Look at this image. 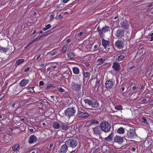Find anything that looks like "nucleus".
Here are the masks:
<instances>
[{"instance_id": "59", "label": "nucleus", "mask_w": 153, "mask_h": 153, "mask_svg": "<svg viewBox=\"0 0 153 153\" xmlns=\"http://www.w3.org/2000/svg\"><path fill=\"white\" fill-rule=\"evenodd\" d=\"M71 40L70 39H68L66 40V43H69L70 42Z\"/></svg>"}, {"instance_id": "47", "label": "nucleus", "mask_w": 153, "mask_h": 153, "mask_svg": "<svg viewBox=\"0 0 153 153\" xmlns=\"http://www.w3.org/2000/svg\"><path fill=\"white\" fill-rule=\"evenodd\" d=\"M130 23L133 25V24H134V21L133 19H130Z\"/></svg>"}, {"instance_id": "13", "label": "nucleus", "mask_w": 153, "mask_h": 153, "mask_svg": "<svg viewBox=\"0 0 153 153\" xmlns=\"http://www.w3.org/2000/svg\"><path fill=\"white\" fill-rule=\"evenodd\" d=\"M112 68L114 70L117 71H119L120 68V66L119 63L114 62L113 64Z\"/></svg>"}, {"instance_id": "7", "label": "nucleus", "mask_w": 153, "mask_h": 153, "mask_svg": "<svg viewBox=\"0 0 153 153\" xmlns=\"http://www.w3.org/2000/svg\"><path fill=\"white\" fill-rule=\"evenodd\" d=\"M116 47L119 49L123 48L124 46V43L122 40H118L114 44Z\"/></svg>"}, {"instance_id": "25", "label": "nucleus", "mask_w": 153, "mask_h": 153, "mask_svg": "<svg viewBox=\"0 0 153 153\" xmlns=\"http://www.w3.org/2000/svg\"><path fill=\"white\" fill-rule=\"evenodd\" d=\"M113 134L111 133L108 136L105 138V140L110 141L112 140V138L113 137Z\"/></svg>"}, {"instance_id": "48", "label": "nucleus", "mask_w": 153, "mask_h": 153, "mask_svg": "<svg viewBox=\"0 0 153 153\" xmlns=\"http://www.w3.org/2000/svg\"><path fill=\"white\" fill-rule=\"evenodd\" d=\"M44 84V83L43 81H41L39 82V85L40 86H42Z\"/></svg>"}, {"instance_id": "44", "label": "nucleus", "mask_w": 153, "mask_h": 153, "mask_svg": "<svg viewBox=\"0 0 153 153\" xmlns=\"http://www.w3.org/2000/svg\"><path fill=\"white\" fill-rule=\"evenodd\" d=\"M149 104L150 105H153V100H151L149 101Z\"/></svg>"}, {"instance_id": "49", "label": "nucleus", "mask_w": 153, "mask_h": 153, "mask_svg": "<svg viewBox=\"0 0 153 153\" xmlns=\"http://www.w3.org/2000/svg\"><path fill=\"white\" fill-rule=\"evenodd\" d=\"M57 53V52H53L52 53H51V56H53L54 55H55Z\"/></svg>"}, {"instance_id": "2", "label": "nucleus", "mask_w": 153, "mask_h": 153, "mask_svg": "<svg viewBox=\"0 0 153 153\" xmlns=\"http://www.w3.org/2000/svg\"><path fill=\"white\" fill-rule=\"evenodd\" d=\"M65 143L68 147L74 148L77 146L78 142L75 138L71 137L65 141Z\"/></svg>"}, {"instance_id": "39", "label": "nucleus", "mask_w": 153, "mask_h": 153, "mask_svg": "<svg viewBox=\"0 0 153 153\" xmlns=\"http://www.w3.org/2000/svg\"><path fill=\"white\" fill-rule=\"evenodd\" d=\"M50 31L49 30L48 31H47L46 33H45V34H44V35H42L41 36H39V37H40V39L41 38H42V37L43 36H46L47 35L50 34Z\"/></svg>"}, {"instance_id": "54", "label": "nucleus", "mask_w": 153, "mask_h": 153, "mask_svg": "<svg viewBox=\"0 0 153 153\" xmlns=\"http://www.w3.org/2000/svg\"><path fill=\"white\" fill-rule=\"evenodd\" d=\"M29 67H27V68H26L25 70H24V71L25 72H26L27 71H29Z\"/></svg>"}, {"instance_id": "34", "label": "nucleus", "mask_w": 153, "mask_h": 153, "mask_svg": "<svg viewBox=\"0 0 153 153\" xmlns=\"http://www.w3.org/2000/svg\"><path fill=\"white\" fill-rule=\"evenodd\" d=\"M51 26L50 24H48L45 27L43 28V30L44 31H46L50 28Z\"/></svg>"}, {"instance_id": "31", "label": "nucleus", "mask_w": 153, "mask_h": 153, "mask_svg": "<svg viewBox=\"0 0 153 153\" xmlns=\"http://www.w3.org/2000/svg\"><path fill=\"white\" fill-rule=\"evenodd\" d=\"M125 58V56L123 55H120L118 57L117 60L118 61H121Z\"/></svg>"}, {"instance_id": "10", "label": "nucleus", "mask_w": 153, "mask_h": 153, "mask_svg": "<svg viewBox=\"0 0 153 153\" xmlns=\"http://www.w3.org/2000/svg\"><path fill=\"white\" fill-rule=\"evenodd\" d=\"M68 146L66 144L62 145L61 147L59 153H65L68 149Z\"/></svg>"}, {"instance_id": "30", "label": "nucleus", "mask_w": 153, "mask_h": 153, "mask_svg": "<svg viewBox=\"0 0 153 153\" xmlns=\"http://www.w3.org/2000/svg\"><path fill=\"white\" fill-rule=\"evenodd\" d=\"M152 94L150 92H148L145 95V97L146 98L149 99H150L152 97Z\"/></svg>"}, {"instance_id": "42", "label": "nucleus", "mask_w": 153, "mask_h": 153, "mask_svg": "<svg viewBox=\"0 0 153 153\" xmlns=\"http://www.w3.org/2000/svg\"><path fill=\"white\" fill-rule=\"evenodd\" d=\"M53 84H49V85H48L47 88H46V89H49V88H50L51 87H53Z\"/></svg>"}, {"instance_id": "38", "label": "nucleus", "mask_w": 153, "mask_h": 153, "mask_svg": "<svg viewBox=\"0 0 153 153\" xmlns=\"http://www.w3.org/2000/svg\"><path fill=\"white\" fill-rule=\"evenodd\" d=\"M13 119L16 121H19L20 120V117L19 116H15L13 117Z\"/></svg>"}, {"instance_id": "60", "label": "nucleus", "mask_w": 153, "mask_h": 153, "mask_svg": "<svg viewBox=\"0 0 153 153\" xmlns=\"http://www.w3.org/2000/svg\"><path fill=\"white\" fill-rule=\"evenodd\" d=\"M62 18V16L61 14H59L58 15V18L59 19H61Z\"/></svg>"}, {"instance_id": "20", "label": "nucleus", "mask_w": 153, "mask_h": 153, "mask_svg": "<svg viewBox=\"0 0 153 153\" xmlns=\"http://www.w3.org/2000/svg\"><path fill=\"white\" fill-rule=\"evenodd\" d=\"M83 74L84 76L83 80H84L85 78H88V79L90 78V73L89 72H84V71H83Z\"/></svg>"}, {"instance_id": "12", "label": "nucleus", "mask_w": 153, "mask_h": 153, "mask_svg": "<svg viewBox=\"0 0 153 153\" xmlns=\"http://www.w3.org/2000/svg\"><path fill=\"white\" fill-rule=\"evenodd\" d=\"M105 87L107 88H111L113 87V83L112 81L110 80H107L105 83Z\"/></svg>"}, {"instance_id": "32", "label": "nucleus", "mask_w": 153, "mask_h": 153, "mask_svg": "<svg viewBox=\"0 0 153 153\" xmlns=\"http://www.w3.org/2000/svg\"><path fill=\"white\" fill-rule=\"evenodd\" d=\"M108 28L109 27L108 26H105V27H103L101 30L103 32L105 33L108 31Z\"/></svg>"}, {"instance_id": "3", "label": "nucleus", "mask_w": 153, "mask_h": 153, "mask_svg": "<svg viewBox=\"0 0 153 153\" xmlns=\"http://www.w3.org/2000/svg\"><path fill=\"white\" fill-rule=\"evenodd\" d=\"M84 102L85 104H87L92 108H97L99 106L98 101L95 100H90L88 99H85L84 100Z\"/></svg>"}, {"instance_id": "29", "label": "nucleus", "mask_w": 153, "mask_h": 153, "mask_svg": "<svg viewBox=\"0 0 153 153\" xmlns=\"http://www.w3.org/2000/svg\"><path fill=\"white\" fill-rule=\"evenodd\" d=\"M68 56L69 58L70 59H72L74 57L75 55L73 53L70 52L68 54Z\"/></svg>"}, {"instance_id": "43", "label": "nucleus", "mask_w": 153, "mask_h": 153, "mask_svg": "<svg viewBox=\"0 0 153 153\" xmlns=\"http://www.w3.org/2000/svg\"><path fill=\"white\" fill-rule=\"evenodd\" d=\"M34 88V87H33L28 88L29 89H30V90H29V91L30 92H34V90H33Z\"/></svg>"}, {"instance_id": "16", "label": "nucleus", "mask_w": 153, "mask_h": 153, "mask_svg": "<svg viewBox=\"0 0 153 153\" xmlns=\"http://www.w3.org/2000/svg\"><path fill=\"white\" fill-rule=\"evenodd\" d=\"M102 45L105 48H106L107 46H108L110 42L108 40H106L104 39H102Z\"/></svg>"}, {"instance_id": "22", "label": "nucleus", "mask_w": 153, "mask_h": 153, "mask_svg": "<svg viewBox=\"0 0 153 153\" xmlns=\"http://www.w3.org/2000/svg\"><path fill=\"white\" fill-rule=\"evenodd\" d=\"M73 73L75 74H78L79 73V69L76 67H74L72 69Z\"/></svg>"}, {"instance_id": "40", "label": "nucleus", "mask_w": 153, "mask_h": 153, "mask_svg": "<svg viewBox=\"0 0 153 153\" xmlns=\"http://www.w3.org/2000/svg\"><path fill=\"white\" fill-rule=\"evenodd\" d=\"M66 47L65 46H63L62 50V53H65L66 50Z\"/></svg>"}, {"instance_id": "28", "label": "nucleus", "mask_w": 153, "mask_h": 153, "mask_svg": "<svg viewBox=\"0 0 153 153\" xmlns=\"http://www.w3.org/2000/svg\"><path fill=\"white\" fill-rule=\"evenodd\" d=\"M24 61V59H21L17 60L16 62L15 63V65L16 66H17L19 64H20L21 63L23 62Z\"/></svg>"}, {"instance_id": "55", "label": "nucleus", "mask_w": 153, "mask_h": 153, "mask_svg": "<svg viewBox=\"0 0 153 153\" xmlns=\"http://www.w3.org/2000/svg\"><path fill=\"white\" fill-rule=\"evenodd\" d=\"M83 34V33L82 32H81L80 33H79V34H78V36H82Z\"/></svg>"}, {"instance_id": "52", "label": "nucleus", "mask_w": 153, "mask_h": 153, "mask_svg": "<svg viewBox=\"0 0 153 153\" xmlns=\"http://www.w3.org/2000/svg\"><path fill=\"white\" fill-rule=\"evenodd\" d=\"M98 31L99 32L100 36H101L102 35L103 32L101 30L99 29Z\"/></svg>"}, {"instance_id": "33", "label": "nucleus", "mask_w": 153, "mask_h": 153, "mask_svg": "<svg viewBox=\"0 0 153 153\" xmlns=\"http://www.w3.org/2000/svg\"><path fill=\"white\" fill-rule=\"evenodd\" d=\"M8 50L7 48H5L0 46V51H1L3 53L6 52Z\"/></svg>"}, {"instance_id": "62", "label": "nucleus", "mask_w": 153, "mask_h": 153, "mask_svg": "<svg viewBox=\"0 0 153 153\" xmlns=\"http://www.w3.org/2000/svg\"><path fill=\"white\" fill-rule=\"evenodd\" d=\"M53 144L51 143L50 145L49 148H51L53 147Z\"/></svg>"}, {"instance_id": "41", "label": "nucleus", "mask_w": 153, "mask_h": 153, "mask_svg": "<svg viewBox=\"0 0 153 153\" xmlns=\"http://www.w3.org/2000/svg\"><path fill=\"white\" fill-rule=\"evenodd\" d=\"M54 14H51L50 16V19L51 20H52L54 18Z\"/></svg>"}, {"instance_id": "26", "label": "nucleus", "mask_w": 153, "mask_h": 153, "mask_svg": "<svg viewBox=\"0 0 153 153\" xmlns=\"http://www.w3.org/2000/svg\"><path fill=\"white\" fill-rule=\"evenodd\" d=\"M117 132L119 134H123L124 133V129L123 128L121 127L118 129Z\"/></svg>"}, {"instance_id": "18", "label": "nucleus", "mask_w": 153, "mask_h": 153, "mask_svg": "<svg viewBox=\"0 0 153 153\" xmlns=\"http://www.w3.org/2000/svg\"><path fill=\"white\" fill-rule=\"evenodd\" d=\"M52 126L54 128L58 129L61 126L58 122L57 121H55L53 123Z\"/></svg>"}, {"instance_id": "11", "label": "nucleus", "mask_w": 153, "mask_h": 153, "mask_svg": "<svg viewBox=\"0 0 153 153\" xmlns=\"http://www.w3.org/2000/svg\"><path fill=\"white\" fill-rule=\"evenodd\" d=\"M120 26L124 29H127L129 27L128 22L126 20H124L120 23Z\"/></svg>"}, {"instance_id": "64", "label": "nucleus", "mask_w": 153, "mask_h": 153, "mask_svg": "<svg viewBox=\"0 0 153 153\" xmlns=\"http://www.w3.org/2000/svg\"><path fill=\"white\" fill-rule=\"evenodd\" d=\"M40 56H41V55L40 54L37 57V58H36L37 60H38V59L40 57Z\"/></svg>"}, {"instance_id": "6", "label": "nucleus", "mask_w": 153, "mask_h": 153, "mask_svg": "<svg viewBox=\"0 0 153 153\" xmlns=\"http://www.w3.org/2000/svg\"><path fill=\"white\" fill-rule=\"evenodd\" d=\"M89 115L87 113L78 110L76 116L79 118H85L88 117Z\"/></svg>"}, {"instance_id": "53", "label": "nucleus", "mask_w": 153, "mask_h": 153, "mask_svg": "<svg viewBox=\"0 0 153 153\" xmlns=\"http://www.w3.org/2000/svg\"><path fill=\"white\" fill-rule=\"evenodd\" d=\"M152 6H153V3H152L151 4L147 5V7H151Z\"/></svg>"}, {"instance_id": "17", "label": "nucleus", "mask_w": 153, "mask_h": 153, "mask_svg": "<svg viewBox=\"0 0 153 153\" xmlns=\"http://www.w3.org/2000/svg\"><path fill=\"white\" fill-rule=\"evenodd\" d=\"M68 125H69L67 124L63 123L61 124L60 127L62 130L66 131L69 128Z\"/></svg>"}, {"instance_id": "35", "label": "nucleus", "mask_w": 153, "mask_h": 153, "mask_svg": "<svg viewBox=\"0 0 153 153\" xmlns=\"http://www.w3.org/2000/svg\"><path fill=\"white\" fill-rule=\"evenodd\" d=\"M115 109L118 110H120L123 109L121 105H117L115 107Z\"/></svg>"}, {"instance_id": "58", "label": "nucleus", "mask_w": 153, "mask_h": 153, "mask_svg": "<svg viewBox=\"0 0 153 153\" xmlns=\"http://www.w3.org/2000/svg\"><path fill=\"white\" fill-rule=\"evenodd\" d=\"M40 66L41 67V69L42 68L44 67L45 66L44 64H42L40 65Z\"/></svg>"}, {"instance_id": "9", "label": "nucleus", "mask_w": 153, "mask_h": 153, "mask_svg": "<svg viewBox=\"0 0 153 153\" xmlns=\"http://www.w3.org/2000/svg\"><path fill=\"white\" fill-rule=\"evenodd\" d=\"M124 31L123 30L119 29L116 31L115 33L116 36L118 39L122 38L124 36Z\"/></svg>"}, {"instance_id": "8", "label": "nucleus", "mask_w": 153, "mask_h": 153, "mask_svg": "<svg viewBox=\"0 0 153 153\" xmlns=\"http://www.w3.org/2000/svg\"><path fill=\"white\" fill-rule=\"evenodd\" d=\"M114 142L119 144H121L124 140L123 137L119 136H116L114 138Z\"/></svg>"}, {"instance_id": "27", "label": "nucleus", "mask_w": 153, "mask_h": 153, "mask_svg": "<svg viewBox=\"0 0 153 153\" xmlns=\"http://www.w3.org/2000/svg\"><path fill=\"white\" fill-rule=\"evenodd\" d=\"M105 59H103L102 58L99 59L97 60V63H98L97 65H100L103 63V62L105 61Z\"/></svg>"}, {"instance_id": "51", "label": "nucleus", "mask_w": 153, "mask_h": 153, "mask_svg": "<svg viewBox=\"0 0 153 153\" xmlns=\"http://www.w3.org/2000/svg\"><path fill=\"white\" fill-rule=\"evenodd\" d=\"M64 74H67L68 75V76H70V74L69 71H66L65 73H64Z\"/></svg>"}, {"instance_id": "14", "label": "nucleus", "mask_w": 153, "mask_h": 153, "mask_svg": "<svg viewBox=\"0 0 153 153\" xmlns=\"http://www.w3.org/2000/svg\"><path fill=\"white\" fill-rule=\"evenodd\" d=\"M94 134H100L101 132V128L100 126H97L93 128Z\"/></svg>"}, {"instance_id": "1", "label": "nucleus", "mask_w": 153, "mask_h": 153, "mask_svg": "<svg viewBox=\"0 0 153 153\" xmlns=\"http://www.w3.org/2000/svg\"><path fill=\"white\" fill-rule=\"evenodd\" d=\"M76 81L72 82L71 86L73 90L78 92L81 89L82 82L79 78H76Z\"/></svg>"}, {"instance_id": "21", "label": "nucleus", "mask_w": 153, "mask_h": 153, "mask_svg": "<svg viewBox=\"0 0 153 153\" xmlns=\"http://www.w3.org/2000/svg\"><path fill=\"white\" fill-rule=\"evenodd\" d=\"M12 149L14 151H18L20 148L19 144H16L12 147Z\"/></svg>"}, {"instance_id": "4", "label": "nucleus", "mask_w": 153, "mask_h": 153, "mask_svg": "<svg viewBox=\"0 0 153 153\" xmlns=\"http://www.w3.org/2000/svg\"><path fill=\"white\" fill-rule=\"evenodd\" d=\"M100 126L101 127L102 130L105 132H108L111 130V125L107 122H102L100 124Z\"/></svg>"}, {"instance_id": "57", "label": "nucleus", "mask_w": 153, "mask_h": 153, "mask_svg": "<svg viewBox=\"0 0 153 153\" xmlns=\"http://www.w3.org/2000/svg\"><path fill=\"white\" fill-rule=\"evenodd\" d=\"M69 0H63L62 1L64 3H67Z\"/></svg>"}, {"instance_id": "5", "label": "nucleus", "mask_w": 153, "mask_h": 153, "mask_svg": "<svg viewBox=\"0 0 153 153\" xmlns=\"http://www.w3.org/2000/svg\"><path fill=\"white\" fill-rule=\"evenodd\" d=\"M76 112L74 108H69L65 110L64 112L65 115L69 117H72L74 115Z\"/></svg>"}, {"instance_id": "63", "label": "nucleus", "mask_w": 153, "mask_h": 153, "mask_svg": "<svg viewBox=\"0 0 153 153\" xmlns=\"http://www.w3.org/2000/svg\"><path fill=\"white\" fill-rule=\"evenodd\" d=\"M30 46V45L28 43L27 44V45L25 47V49L26 48H27L28 47H29Z\"/></svg>"}, {"instance_id": "45", "label": "nucleus", "mask_w": 153, "mask_h": 153, "mask_svg": "<svg viewBox=\"0 0 153 153\" xmlns=\"http://www.w3.org/2000/svg\"><path fill=\"white\" fill-rule=\"evenodd\" d=\"M58 90L61 92H63L65 91V90L61 88H58Z\"/></svg>"}, {"instance_id": "50", "label": "nucleus", "mask_w": 153, "mask_h": 153, "mask_svg": "<svg viewBox=\"0 0 153 153\" xmlns=\"http://www.w3.org/2000/svg\"><path fill=\"white\" fill-rule=\"evenodd\" d=\"M40 38L39 37H37L35 38L34 39H33V40L34 41V42H36V41L39 40L40 39Z\"/></svg>"}, {"instance_id": "23", "label": "nucleus", "mask_w": 153, "mask_h": 153, "mask_svg": "<svg viewBox=\"0 0 153 153\" xmlns=\"http://www.w3.org/2000/svg\"><path fill=\"white\" fill-rule=\"evenodd\" d=\"M127 135L128 137L131 139L134 136V132L132 131H128L127 132Z\"/></svg>"}, {"instance_id": "46", "label": "nucleus", "mask_w": 153, "mask_h": 153, "mask_svg": "<svg viewBox=\"0 0 153 153\" xmlns=\"http://www.w3.org/2000/svg\"><path fill=\"white\" fill-rule=\"evenodd\" d=\"M149 37H150L151 39L150 40V41H152L153 40V33L149 35Z\"/></svg>"}, {"instance_id": "24", "label": "nucleus", "mask_w": 153, "mask_h": 153, "mask_svg": "<svg viewBox=\"0 0 153 153\" xmlns=\"http://www.w3.org/2000/svg\"><path fill=\"white\" fill-rule=\"evenodd\" d=\"M89 123L91 125H97L99 123L98 121L96 120H91L89 121Z\"/></svg>"}, {"instance_id": "61", "label": "nucleus", "mask_w": 153, "mask_h": 153, "mask_svg": "<svg viewBox=\"0 0 153 153\" xmlns=\"http://www.w3.org/2000/svg\"><path fill=\"white\" fill-rule=\"evenodd\" d=\"M134 68V65H132L131 67H130L129 68L130 70H131Z\"/></svg>"}, {"instance_id": "56", "label": "nucleus", "mask_w": 153, "mask_h": 153, "mask_svg": "<svg viewBox=\"0 0 153 153\" xmlns=\"http://www.w3.org/2000/svg\"><path fill=\"white\" fill-rule=\"evenodd\" d=\"M34 42H35L33 40L31 41L28 44L30 45L31 44H32L33 43H34Z\"/></svg>"}, {"instance_id": "15", "label": "nucleus", "mask_w": 153, "mask_h": 153, "mask_svg": "<svg viewBox=\"0 0 153 153\" xmlns=\"http://www.w3.org/2000/svg\"><path fill=\"white\" fill-rule=\"evenodd\" d=\"M28 143H32L37 140V138L36 136L33 135H31L29 138Z\"/></svg>"}, {"instance_id": "19", "label": "nucleus", "mask_w": 153, "mask_h": 153, "mask_svg": "<svg viewBox=\"0 0 153 153\" xmlns=\"http://www.w3.org/2000/svg\"><path fill=\"white\" fill-rule=\"evenodd\" d=\"M28 80L23 79L20 82V85L22 87L25 86L28 83Z\"/></svg>"}, {"instance_id": "36", "label": "nucleus", "mask_w": 153, "mask_h": 153, "mask_svg": "<svg viewBox=\"0 0 153 153\" xmlns=\"http://www.w3.org/2000/svg\"><path fill=\"white\" fill-rule=\"evenodd\" d=\"M137 138L138 140H134V142H139L140 141V138L139 137H138L137 136V134H136L135 133H134V138Z\"/></svg>"}, {"instance_id": "37", "label": "nucleus", "mask_w": 153, "mask_h": 153, "mask_svg": "<svg viewBox=\"0 0 153 153\" xmlns=\"http://www.w3.org/2000/svg\"><path fill=\"white\" fill-rule=\"evenodd\" d=\"M100 85V80L97 81L96 83L95 86H96L98 88H99V86Z\"/></svg>"}]
</instances>
